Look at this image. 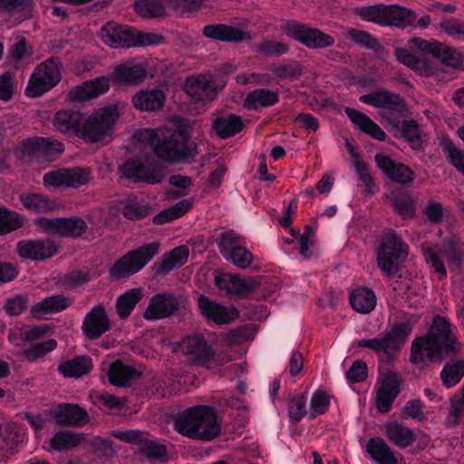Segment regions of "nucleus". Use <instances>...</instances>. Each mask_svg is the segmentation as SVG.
I'll return each mask as SVG.
<instances>
[{"label":"nucleus","instance_id":"864d4df0","mask_svg":"<svg viewBox=\"0 0 464 464\" xmlns=\"http://www.w3.org/2000/svg\"><path fill=\"white\" fill-rule=\"evenodd\" d=\"M192 207L189 199H182L175 205L162 210L153 218V223L162 225L177 219L186 214Z\"/></svg>","mask_w":464,"mask_h":464},{"label":"nucleus","instance_id":"f8f14e48","mask_svg":"<svg viewBox=\"0 0 464 464\" xmlns=\"http://www.w3.org/2000/svg\"><path fill=\"white\" fill-rule=\"evenodd\" d=\"M64 150L62 142L52 138L35 137L23 140L15 150V156L21 160H54Z\"/></svg>","mask_w":464,"mask_h":464},{"label":"nucleus","instance_id":"338daca9","mask_svg":"<svg viewBox=\"0 0 464 464\" xmlns=\"http://www.w3.org/2000/svg\"><path fill=\"white\" fill-rule=\"evenodd\" d=\"M442 150L456 169L464 175V151L458 149L450 141H445L443 143Z\"/></svg>","mask_w":464,"mask_h":464},{"label":"nucleus","instance_id":"6e6552de","mask_svg":"<svg viewBox=\"0 0 464 464\" xmlns=\"http://www.w3.org/2000/svg\"><path fill=\"white\" fill-rule=\"evenodd\" d=\"M160 252V244L151 242L128 252L113 266L111 274L126 277L140 271Z\"/></svg>","mask_w":464,"mask_h":464},{"label":"nucleus","instance_id":"c85d7f7f","mask_svg":"<svg viewBox=\"0 0 464 464\" xmlns=\"http://www.w3.org/2000/svg\"><path fill=\"white\" fill-rule=\"evenodd\" d=\"M109 88L110 79L102 76L75 86L69 92L68 95L72 102H83L107 92Z\"/></svg>","mask_w":464,"mask_h":464},{"label":"nucleus","instance_id":"69168bd1","mask_svg":"<svg viewBox=\"0 0 464 464\" xmlns=\"http://www.w3.org/2000/svg\"><path fill=\"white\" fill-rule=\"evenodd\" d=\"M17 434L12 430L0 432V459L14 453L17 448Z\"/></svg>","mask_w":464,"mask_h":464},{"label":"nucleus","instance_id":"3c124183","mask_svg":"<svg viewBox=\"0 0 464 464\" xmlns=\"http://www.w3.org/2000/svg\"><path fill=\"white\" fill-rule=\"evenodd\" d=\"M135 12L142 18H157L166 14L164 0H138L134 3Z\"/></svg>","mask_w":464,"mask_h":464},{"label":"nucleus","instance_id":"9d476101","mask_svg":"<svg viewBox=\"0 0 464 464\" xmlns=\"http://www.w3.org/2000/svg\"><path fill=\"white\" fill-rule=\"evenodd\" d=\"M282 29L287 36L310 49H324L334 44L332 35L294 20L288 21Z\"/></svg>","mask_w":464,"mask_h":464},{"label":"nucleus","instance_id":"cd10ccee","mask_svg":"<svg viewBox=\"0 0 464 464\" xmlns=\"http://www.w3.org/2000/svg\"><path fill=\"white\" fill-rule=\"evenodd\" d=\"M146 73L143 65L127 62L115 66L111 80L117 85H138L143 82Z\"/></svg>","mask_w":464,"mask_h":464},{"label":"nucleus","instance_id":"ea45409f","mask_svg":"<svg viewBox=\"0 0 464 464\" xmlns=\"http://www.w3.org/2000/svg\"><path fill=\"white\" fill-rule=\"evenodd\" d=\"M367 452L378 464H398V459L383 439L372 438L366 445Z\"/></svg>","mask_w":464,"mask_h":464},{"label":"nucleus","instance_id":"0eeeda50","mask_svg":"<svg viewBox=\"0 0 464 464\" xmlns=\"http://www.w3.org/2000/svg\"><path fill=\"white\" fill-rule=\"evenodd\" d=\"M408 255V246L401 237L391 233L383 237L377 253L378 267L388 276H393Z\"/></svg>","mask_w":464,"mask_h":464},{"label":"nucleus","instance_id":"c03bdc74","mask_svg":"<svg viewBox=\"0 0 464 464\" xmlns=\"http://www.w3.org/2000/svg\"><path fill=\"white\" fill-rule=\"evenodd\" d=\"M386 25L405 28L414 24L416 14L410 9L396 5H386Z\"/></svg>","mask_w":464,"mask_h":464},{"label":"nucleus","instance_id":"7ed1b4c3","mask_svg":"<svg viewBox=\"0 0 464 464\" xmlns=\"http://www.w3.org/2000/svg\"><path fill=\"white\" fill-rule=\"evenodd\" d=\"M118 118L117 108L113 106L101 108L87 117L83 115L79 138L89 143L103 142L111 136Z\"/></svg>","mask_w":464,"mask_h":464},{"label":"nucleus","instance_id":"680f3d73","mask_svg":"<svg viewBox=\"0 0 464 464\" xmlns=\"http://www.w3.org/2000/svg\"><path fill=\"white\" fill-rule=\"evenodd\" d=\"M138 450L149 459H160L166 454V448L151 440L146 433L140 440Z\"/></svg>","mask_w":464,"mask_h":464},{"label":"nucleus","instance_id":"1a4fd4ad","mask_svg":"<svg viewBox=\"0 0 464 464\" xmlns=\"http://www.w3.org/2000/svg\"><path fill=\"white\" fill-rule=\"evenodd\" d=\"M34 224L44 233L61 237H83L88 230L86 221L77 216L68 218H37Z\"/></svg>","mask_w":464,"mask_h":464},{"label":"nucleus","instance_id":"58836bf2","mask_svg":"<svg viewBox=\"0 0 464 464\" xmlns=\"http://www.w3.org/2000/svg\"><path fill=\"white\" fill-rule=\"evenodd\" d=\"M132 102L140 111H156L163 106L165 94L158 89L141 90L133 96Z\"/></svg>","mask_w":464,"mask_h":464},{"label":"nucleus","instance_id":"f3484780","mask_svg":"<svg viewBox=\"0 0 464 464\" xmlns=\"http://www.w3.org/2000/svg\"><path fill=\"white\" fill-rule=\"evenodd\" d=\"M121 172L129 179L149 184L160 183L164 178L163 169L159 163H142L136 160H129L123 164Z\"/></svg>","mask_w":464,"mask_h":464},{"label":"nucleus","instance_id":"4468645a","mask_svg":"<svg viewBox=\"0 0 464 464\" xmlns=\"http://www.w3.org/2000/svg\"><path fill=\"white\" fill-rule=\"evenodd\" d=\"M92 171L87 168L59 169L45 173L43 182L47 188H78L90 182Z\"/></svg>","mask_w":464,"mask_h":464},{"label":"nucleus","instance_id":"49530a36","mask_svg":"<svg viewBox=\"0 0 464 464\" xmlns=\"http://www.w3.org/2000/svg\"><path fill=\"white\" fill-rule=\"evenodd\" d=\"M108 375L112 385L126 387L138 375V372L132 366L117 360L110 365Z\"/></svg>","mask_w":464,"mask_h":464},{"label":"nucleus","instance_id":"de8ad7c7","mask_svg":"<svg viewBox=\"0 0 464 464\" xmlns=\"http://www.w3.org/2000/svg\"><path fill=\"white\" fill-rule=\"evenodd\" d=\"M350 304L356 312L368 314L375 307L376 297L370 289L358 288L351 293Z\"/></svg>","mask_w":464,"mask_h":464},{"label":"nucleus","instance_id":"bb28decb","mask_svg":"<svg viewBox=\"0 0 464 464\" xmlns=\"http://www.w3.org/2000/svg\"><path fill=\"white\" fill-rule=\"evenodd\" d=\"M375 161L384 175L393 182L405 185L414 180V173L409 167L386 155L377 154Z\"/></svg>","mask_w":464,"mask_h":464},{"label":"nucleus","instance_id":"052dcab7","mask_svg":"<svg viewBox=\"0 0 464 464\" xmlns=\"http://www.w3.org/2000/svg\"><path fill=\"white\" fill-rule=\"evenodd\" d=\"M272 72L280 79L294 81L303 73V66L297 62H290L275 66Z\"/></svg>","mask_w":464,"mask_h":464},{"label":"nucleus","instance_id":"37998d69","mask_svg":"<svg viewBox=\"0 0 464 464\" xmlns=\"http://www.w3.org/2000/svg\"><path fill=\"white\" fill-rule=\"evenodd\" d=\"M92 369V362L89 356H76L58 366L59 372L65 378H79L89 373Z\"/></svg>","mask_w":464,"mask_h":464},{"label":"nucleus","instance_id":"72a5a7b5","mask_svg":"<svg viewBox=\"0 0 464 464\" xmlns=\"http://www.w3.org/2000/svg\"><path fill=\"white\" fill-rule=\"evenodd\" d=\"M397 60L412 69L419 74L430 77L436 72L434 66L426 58H420L408 48H397L395 50Z\"/></svg>","mask_w":464,"mask_h":464},{"label":"nucleus","instance_id":"c756f323","mask_svg":"<svg viewBox=\"0 0 464 464\" xmlns=\"http://www.w3.org/2000/svg\"><path fill=\"white\" fill-rule=\"evenodd\" d=\"M52 415L61 425L82 426L89 420L87 411L76 404H60L52 411Z\"/></svg>","mask_w":464,"mask_h":464},{"label":"nucleus","instance_id":"9b49d317","mask_svg":"<svg viewBox=\"0 0 464 464\" xmlns=\"http://www.w3.org/2000/svg\"><path fill=\"white\" fill-rule=\"evenodd\" d=\"M225 84L210 72L193 74L186 79V93L195 102L208 103L214 101Z\"/></svg>","mask_w":464,"mask_h":464},{"label":"nucleus","instance_id":"dca6fc26","mask_svg":"<svg viewBox=\"0 0 464 464\" xmlns=\"http://www.w3.org/2000/svg\"><path fill=\"white\" fill-rule=\"evenodd\" d=\"M185 298L169 293L158 294L150 301L144 312V318L150 321L167 318L185 306Z\"/></svg>","mask_w":464,"mask_h":464},{"label":"nucleus","instance_id":"393cba45","mask_svg":"<svg viewBox=\"0 0 464 464\" xmlns=\"http://www.w3.org/2000/svg\"><path fill=\"white\" fill-rule=\"evenodd\" d=\"M202 34L214 41L241 43L252 40L250 32L224 24L206 25Z\"/></svg>","mask_w":464,"mask_h":464},{"label":"nucleus","instance_id":"0e129e2a","mask_svg":"<svg viewBox=\"0 0 464 464\" xmlns=\"http://www.w3.org/2000/svg\"><path fill=\"white\" fill-rule=\"evenodd\" d=\"M256 51L266 56H280L289 52L288 44L266 39L256 46Z\"/></svg>","mask_w":464,"mask_h":464},{"label":"nucleus","instance_id":"39448f33","mask_svg":"<svg viewBox=\"0 0 464 464\" xmlns=\"http://www.w3.org/2000/svg\"><path fill=\"white\" fill-rule=\"evenodd\" d=\"M411 332L409 323H400L374 338L357 340L356 344L360 348H369L377 354L391 358L405 344Z\"/></svg>","mask_w":464,"mask_h":464},{"label":"nucleus","instance_id":"20e7f679","mask_svg":"<svg viewBox=\"0 0 464 464\" xmlns=\"http://www.w3.org/2000/svg\"><path fill=\"white\" fill-rule=\"evenodd\" d=\"M422 251L426 261L440 277L447 275L443 261L445 257L450 267L459 268L464 264V245L456 235H450L443 240V249L423 247Z\"/></svg>","mask_w":464,"mask_h":464},{"label":"nucleus","instance_id":"6ab92c4d","mask_svg":"<svg viewBox=\"0 0 464 464\" xmlns=\"http://www.w3.org/2000/svg\"><path fill=\"white\" fill-rule=\"evenodd\" d=\"M17 255L33 261H44L51 258L57 253V246L49 238L37 240H21L16 244Z\"/></svg>","mask_w":464,"mask_h":464},{"label":"nucleus","instance_id":"4c0bfd02","mask_svg":"<svg viewBox=\"0 0 464 464\" xmlns=\"http://www.w3.org/2000/svg\"><path fill=\"white\" fill-rule=\"evenodd\" d=\"M188 248L186 246L175 247L169 253L162 256L160 262L155 264L156 273L159 275H168L176 266L184 265L188 258Z\"/></svg>","mask_w":464,"mask_h":464},{"label":"nucleus","instance_id":"2f4dec72","mask_svg":"<svg viewBox=\"0 0 464 464\" xmlns=\"http://www.w3.org/2000/svg\"><path fill=\"white\" fill-rule=\"evenodd\" d=\"M179 350L200 362H208L213 355L209 343L200 335H190L183 339L179 344Z\"/></svg>","mask_w":464,"mask_h":464},{"label":"nucleus","instance_id":"e2e57ef3","mask_svg":"<svg viewBox=\"0 0 464 464\" xmlns=\"http://www.w3.org/2000/svg\"><path fill=\"white\" fill-rule=\"evenodd\" d=\"M359 14L365 21L386 25V5H384L362 7Z\"/></svg>","mask_w":464,"mask_h":464},{"label":"nucleus","instance_id":"bf43d9fd","mask_svg":"<svg viewBox=\"0 0 464 464\" xmlns=\"http://www.w3.org/2000/svg\"><path fill=\"white\" fill-rule=\"evenodd\" d=\"M464 413V388L461 396H453L450 399V409L446 417V425L454 427L459 424L460 415Z\"/></svg>","mask_w":464,"mask_h":464},{"label":"nucleus","instance_id":"c9c22d12","mask_svg":"<svg viewBox=\"0 0 464 464\" xmlns=\"http://www.w3.org/2000/svg\"><path fill=\"white\" fill-rule=\"evenodd\" d=\"M346 115L351 121L362 131L378 140H384L386 134L369 116L353 108H345Z\"/></svg>","mask_w":464,"mask_h":464},{"label":"nucleus","instance_id":"79ce46f5","mask_svg":"<svg viewBox=\"0 0 464 464\" xmlns=\"http://www.w3.org/2000/svg\"><path fill=\"white\" fill-rule=\"evenodd\" d=\"M244 127L239 116L228 114L213 120L212 128L221 139H227L240 132Z\"/></svg>","mask_w":464,"mask_h":464},{"label":"nucleus","instance_id":"423d86ee","mask_svg":"<svg viewBox=\"0 0 464 464\" xmlns=\"http://www.w3.org/2000/svg\"><path fill=\"white\" fill-rule=\"evenodd\" d=\"M62 70L61 62L54 57L38 64L29 79L25 94L28 97L35 98L49 92L61 82Z\"/></svg>","mask_w":464,"mask_h":464},{"label":"nucleus","instance_id":"f03ea898","mask_svg":"<svg viewBox=\"0 0 464 464\" xmlns=\"http://www.w3.org/2000/svg\"><path fill=\"white\" fill-rule=\"evenodd\" d=\"M175 429L194 440L208 441L220 433V425L213 408L204 405L190 407L174 420Z\"/></svg>","mask_w":464,"mask_h":464},{"label":"nucleus","instance_id":"6e6d98bb","mask_svg":"<svg viewBox=\"0 0 464 464\" xmlns=\"http://www.w3.org/2000/svg\"><path fill=\"white\" fill-rule=\"evenodd\" d=\"M57 347V342L55 339H48L44 342H38L31 344L28 348L24 350V357L28 362H38L44 358L49 353L53 351Z\"/></svg>","mask_w":464,"mask_h":464},{"label":"nucleus","instance_id":"f704fd0d","mask_svg":"<svg viewBox=\"0 0 464 464\" xmlns=\"http://www.w3.org/2000/svg\"><path fill=\"white\" fill-rule=\"evenodd\" d=\"M383 432L392 444L400 448L411 446L418 438L414 430L398 422L386 423Z\"/></svg>","mask_w":464,"mask_h":464},{"label":"nucleus","instance_id":"b1692460","mask_svg":"<svg viewBox=\"0 0 464 464\" xmlns=\"http://www.w3.org/2000/svg\"><path fill=\"white\" fill-rule=\"evenodd\" d=\"M198 306L208 321L218 324H228L238 316L236 308L221 305L205 295L198 298Z\"/></svg>","mask_w":464,"mask_h":464},{"label":"nucleus","instance_id":"13d9d810","mask_svg":"<svg viewBox=\"0 0 464 464\" xmlns=\"http://www.w3.org/2000/svg\"><path fill=\"white\" fill-rule=\"evenodd\" d=\"M24 218L17 213L0 208V235L7 234L21 227Z\"/></svg>","mask_w":464,"mask_h":464},{"label":"nucleus","instance_id":"412c9836","mask_svg":"<svg viewBox=\"0 0 464 464\" xmlns=\"http://www.w3.org/2000/svg\"><path fill=\"white\" fill-rule=\"evenodd\" d=\"M98 35L102 43L111 48H129L133 44L132 28L114 22L103 24Z\"/></svg>","mask_w":464,"mask_h":464},{"label":"nucleus","instance_id":"5701e85b","mask_svg":"<svg viewBox=\"0 0 464 464\" xmlns=\"http://www.w3.org/2000/svg\"><path fill=\"white\" fill-rule=\"evenodd\" d=\"M215 285L227 295H246L257 288L252 278H241L228 273H218L214 277Z\"/></svg>","mask_w":464,"mask_h":464},{"label":"nucleus","instance_id":"8fccbe9b","mask_svg":"<svg viewBox=\"0 0 464 464\" xmlns=\"http://www.w3.org/2000/svg\"><path fill=\"white\" fill-rule=\"evenodd\" d=\"M464 376V359L451 360L446 362L440 372L443 385L451 388L457 385Z\"/></svg>","mask_w":464,"mask_h":464},{"label":"nucleus","instance_id":"603ef678","mask_svg":"<svg viewBox=\"0 0 464 464\" xmlns=\"http://www.w3.org/2000/svg\"><path fill=\"white\" fill-rule=\"evenodd\" d=\"M142 298V292L139 288L130 289L117 298V312L121 318H127Z\"/></svg>","mask_w":464,"mask_h":464},{"label":"nucleus","instance_id":"774afa93","mask_svg":"<svg viewBox=\"0 0 464 464\" xmlns=\"http://www.w3.org/2000/svg\"><path fill=\"white\" fill-rule=\"evenodd\" d=\"M349 39L368 49L375 50L379 47V42L365 31L349 29L346 33Z\"/></svg>","mask_w":464,"mask_h":464},{"label":"nucleus","instance_id":"a878e982","mask_svg":"<svg viewBox=\"0 0 464 464\" xmlns=\"http://www.w3.org/2000/svg\"><path fill=\"white\" fill-rule=\"evenodd\" d=\"M111 329L108 314L102 305H95L83 320L82 330L91 340L101 337Z\"/></svg>","mask_w":464,"mask_h":464},{"label":"nucleus","instance_id":"f257e3e1","mask_svg":"<svg viewBox=\"0 0 464 464\" xmlns=\"http://www.w3.org/2000/svg\"><path fill=\"white\" fill-rule=\"evenodd\" d=\"M136 138L150 145L155 154L169 162H191L195 160V148L188 143L189 136L182 130H155L145 129Z\"/></svg>","mask_w":464,"mask_h":464},{"label":"nucleus","instance_id":"2eb2a0df","mask_svg":"<svg viewBox=\"0 0 464 464\" xmlns=\"http://www.w3.org/2000/svg\"><path fill=\"white\" fill-rule=\"evenodd\" d=\"M409 44L422 53H430L448 67L459 68L463 64L464 55L442 43L412 38L409 41Z\"/></svg>","mask_w":464,"mask_h":464},{"label":"nucleus","instance_id":"09e8293b","mask_svg":"<svg viewBox=\"0 0 464 464\" xmlns=\"http://www.w3.org/2000/svg\"><path fill=\"white\" fill-rule=\"evenodd\" d=\"M20 200L25 208L35 213H47L53 211L57 205L48 197L42 194L29 193L22 194Z\"/></svg>","mask_w":464,"mask_h":464},{"label":"nucleus","instance_id":"aec40b11","mask_svg":"<svg viewBox=\"0 0 464 464\" xmlns=\"http://www.w3.org/2000/svg\"><path fill=\"white\" fill-rule=\"evenodd\" d=\"M399 393L400 379L398 374L395 372L382 374L376 388V405L379 411L388 412Z\"/></svg>","mask_w":464,"mask_h":464},{"label":"nucleus","instance_id":"4be33fe9","mask_svg":"<svg viewBox=\"0 0 464 464\" xmlns=\"http://www.w3.org/2000/svg\"><path fill=\"white\" fill-rule=\"evenodd\" d=\"M427 336L444 349L445 355L456 353L460 350V343L451 334L450 324L445 317L437 315L434 318Z\"/></svg>","mask_w":464,"mask_h":464},{"label":"nucleus","instance_id":"ddd939ff","mask_svg":"<svg viewBox=\"0 0 464 464\" xmlns=\"http://www.w3.org/2000/svg\"><path fill=\"white\" fill-rule=\"evenodd\" d=\"M242 244V237L232 230L220 234L218 242L220 254L237 267L246 269L252 265L254 256Z\"/></svg>","mask_w":464,"mask_h":464},{"label":"nucleus","instance_id":"473e14b6","mask_svg":"<svg viewBox=\"0 0 464 464\" xmlns=\"http://www.w3.org/2000/svg\"><path fill=\"white\" fill-rule=\"evenodd\" d=\"M46 333L44 326L17 324L8 331V340L17 347H24L26 343L41 339Z\"/></svg>","mask_w":464,"mask_h":464},{"label":"nucleus","instance_id":"a211bd4d","mask_svg":"<svg viewBox=\"0 0 464 464\" xmlns=\"http://www.w3.org/2000/svg\"><path fill=\"white\" fill-rule=\"evenodd\" d=\"M444 354V349L427 335L411 343V362L420 367L425 366L429 362L442 361Z\"/></svg>","mask_w":464,"mask_h":464},{"label":"nucleus","instance_id":"7c9ffc66","mask_svg":"<svg viewBox=\"0 0 464 464\" xmlns=\"http://www.w3.org/2000/svg\"><path fill=\"white\" fill-rule=\"evenodd\" d=\"M82 121L83 114L80 111L63 110L55 113L53 122L58 131L69 136L75 135L79 138Z\"/></svg>","mask_w":464,"mask_h":464},{"label":"nucleus","instance_id":"a19ab883","mask_svg":"<svg viewBox=\"0 0 464 464\" xmlns=\"http://www.w3.org/2000/svg\"><path fill=\"white\" fill-rule=\"evenodd\" d=\"M71 300L62 295L48 296L32 306V314L36 317H44L49 314H56L66 309Z\"/></svg>","mask_w":464,"mask_h":464},{"label":"nucleus","instance_id":"5fc2aeb1","mask_svg":"<svg viewBox=\"0 0 464 464\" xmlns=\"http://www.w3.org/2000/svg\"><path fill=\"white\" fill-rule=\"evenodd\" d=\"M84 441L81 433L59 431L51 439V447L55 450H64L80 445Z\"/></svg>","mask_w":464,"mask_h":464},{"label":"nucleus","instance_id":"a18cd8bd","mask_svg":"<svg viewBox=\"0 0 464 464\" xmlns=\"http://www.w3.org/2000/svg\"><path fill=\"white\" fill-rule=\"evenodd\" d=\"M279 102V93L269 89H258L250 92L245 100L247 109L257 110L262 107H270Z\"/></svg>","mask_w":464,"mask_h":464},{"label":"nucleus","instance_id":"e433bc0d","mask_svg":"<svg viewBox=\"0 0 464 464\" xmlns=\"http://www.w3.org/2000/svg\"><path fill=\"white\" fill-rule=\"evenodd\" d=\"M380 109L381 122L396 125L399 116L405 111L406 105L400 95L389 92Z\"/></svg>","mask_w":464,"mask_h":464},{"label":"nucleus","instance_id":"4d7b16f0","mask_svg":"<svg viewBox=\"0 0 464 464\" xmlns=\"http://www.w3.org/2000/svg\"><path fill=\"white\" fill-rule=\"evenodd\" d=\"M330 405V397L323 390H316L310 401V409L308 411L310 419H314L324 414Z\"/></svg>","mask_w":464,"mask_h":464}]
</instances>
